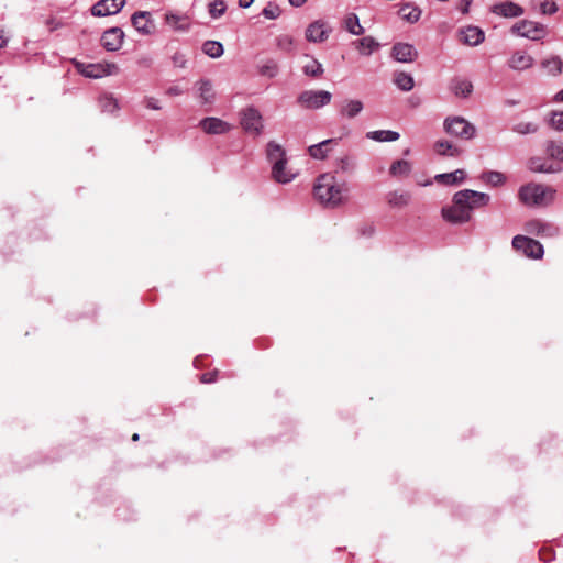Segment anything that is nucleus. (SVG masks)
I'll return each instance as SVG.
<instances>
[{
  "instance_id": "nucleus-1",
  "label": "nucleus",
  "mask_w": 563,
  "mask_h": 563,
  "mask_svg": "<svg viewBox=\"0 0 563 563\" xmlns=\"http://www.w3.org/2000/svg\"><path fill=\"white\" fill-rule=\"evenodd\" d=\"M347 187L339 183L333 174L320 175L313 186L314 198L323 206L335 208L345 201Z\"/></svg>"
},
{
  "instance_id": "nucleus-2",
  "label": "nucleus",
  "mask_w": 563,
  "mask_h": 563,
  "mask_svg": "<svg viewBox=\"0 0 563 563\" xmlns=\"http://www.w3.org/2000/svg\"><path fill=\"white\" fill-rule=\"evenodd\" d=\"M519 199L526 206H548L555 199L556 190L550 186L530 183L519 189Z\"/></svg>"
},
{
  "instance_id": "nucleus-3",
  "label": "nucleus",
  "mask_w": 563,
  "mask_h": 563,
  "mask_svg": "<svg viewBox=\"0 0 563 563\" xmlns=\"http://www.w3.org/2000/svg\"><path fill=\"white\" fill-rule=\"evenodd\" d=\"M444 131L461 140H472L476 134V128L462 117H448L443 122Z\"/></svg>"
},
{
  "instance_id": "nucleus-4",
  "label": "nucleus",
  "mask_w": 563,
  "mask_h": 563,
  "mask_svg": "<svg viewBox=\"0 0 563 563\" xmlns=\"http://www.w3.org/2000/svg\"><path fill=\"white\" fill-rule=\"evenodd\" d=\"M453 200L459 205H463L472 216L474 209L485 207L489 203L490 196L472 189H463L454 194Z\"/></svg>"
},
{
  "instance_id": "nucleus-5",
  "label": "nucleus",
  "mask_w": 563,
  "mask_h": 563,
  "mask_svg": "<svg viewBox=\"0 0 563 563\" xmlns=\"http://www.w3.org/2000/svg\"><path fill=\"white\" fill-rule=\"evenodd\" d=\"M510 31L512 34L531 41H541L548 34L545 25L531 20H521L517 22L511 26Z\"/></svg>"
},
{
  "instance_id": "nucleus-6",
  "label": "nucleus",
  "mask_w": 563,
  "mask_h": 563,
  "mask_svg": "<svg viewBox=\"0 0 563 563\" xmlns=\"http://www.w3.org/2000/svg\"><path fill=\"white\" fill-rule=\"evenodd\" d=\"M75 67L79 74L87 78H102L104 76L114 75L119 71V68L113 63H81L75 62Z\"/></svg>"
},
{
  "instance_id": "nucleus-7",
  "label": "nucleus",
  "mask_w": 563,
  "mask_h": 563,
  "mask_svg": "<svg viewBox=\"0 0 563 563\" xmlns=\"http://www.w3.org/2000/svg\"><path fill=\"white\" fill-rule=\"evenodd\" d=\"M331 99L332 93L327 90H305L298 96L297 102L301 108L317 110L329 104Z\"/></svg>"
},
{
  "instance_id": "nucleus-8",
  "label": "nucleus",
  "mask_w": 563,
  "mask_h": 563,
  "mask_svg": "<svg viewBox=\"0 0 563 563\" xmlns=\"http://www.w3.org/2000/svg\"><path fill=\"white\" fill-rule=\"evenodd\" d=\"M511 244L517 252H521L529 258L540 260L543 257V245L537 240L526 235H516L514 236Z\"/></svg>"
},
{
  "instance_id": "nucleus-9",
  "label": "nucleus",
  "mask_w": 563,
  "mask_h": 563,
  "mask_svg": "<svg viewBox=\"0 0 563 563\" xmlns=\"http://www.w3.org/2000/svg\"><path fill=\"white\" fill-rule=\"evenodd\" d=\"M241 125L245 132L258 136L264 129L263 117L261 112L254 108L249 107L241 112Z\"/></svg>"
},
{
  "instance_id": "nucleus-10",
  "label": "nucleus",
  "mask_w": 563,
  "mask_h": 563,
  "mask_svg": "<svg viewBox=\"0 0 563 563\" xmlns=\"http://www.w3.org/2000/svg\"><path fill=\"white\" fill-rule=\"evenodd\" d=\"M525 231L529 234L538 235L541 238H554L560 233L558 225L540 219H532L526 222Z\"/></svg>"
},
{
  "instance_id": "nucleus-11",
  "label": "nucleus",
  "mask_w": 563,
  "mask_h": 563,
  "mask_svg": "<svg viewBox=\"0 0 563 563\" xmlns=\"http://www.w3.org/2000/svg\"><path fill=\"white\" fill-rule=\"evenodd\" d=\"M452 206L442 208V217L452 224H463L468 222L472 217L463 205H459L452 199Z\"/></svg>"
},
{
  "instance_id": "nucleus-12",
  "label": "nucleus",
  "mask_w": 563,
  "mask_h": 563,
  "mask_svg": "<svg viewBox=\"0 0 563 563\" xmlns=\"http://www.w3.org/2000/svg\"><path fill=\"white\" fill-rule=\"evenodd\" d=\"M125 4V0H100L91 8L93 16H108L119 13Z\"/></svg>"
},
{
  "instance_id": "nucleus-13",
  "label": "nucleus",
  "mask_w": 563,
  "mask_h": 563,
  "mask_svg": "<svg viewBox=\"0 0 563 563\" xmlns=\"http://www.w3.org/2000/svg\"><path fill=\"white\" fill-rule=\"evenodd\" d=\"M124 33L120 27H111L103 32L101 43L108 52H115L121 48Z\"/></svg>"
},
{
  "instance_id": "nucleus-14",
  "label": "nucleus",
  "mask_w": 563,
  "mask_h": 563,
  "mask_svg": "<svg viewBox=\"0 0 563 563\" xmlns=\"http://www.w3.org/2000/svg\"><path fill=\"white\" fill-rule=\"evenodd\" d=\"M490 11L503 18H518L525 13L523 8L512 1L496 3L492 7Z\"/></svg>"
},
{
  "instance_id": "nucleus-15",
  "label": "nucleus",
  "mask_w": 563,
  "mask_h": 563,
  "mask_svg": "<svg viewBox=\"0 0 563 563\" xmlns=\"http://www.w3.org/2000/svg\"><path fill=\"white\" fill-rule=\"evenodd\" d=\"M199 126L208 134H224L231 130V125L219 118H205L199 122Z\"/></svg>"
},
{
  "instance_id": "nucleus-16",
  "label": "nucleus",
  "mask_w": 563,
  "mask_h": 563,
  "mask_svg": "<svg viewBox=\"0 0 563 563\" xmlns=\"http://www.w3.org/2000/svg\"><path fill=\"white\" fill-rule=\"evenodd\" d=\"M391 54L394 58L400 63H412L418 56L417 49L413 45L408 43L395 44L393 46Z\"/></svg>"
},
{
  "instance_id": "nucleus-17",
  "label": "nucleus",
  "mask_w": 563,
  "mask_h": 563,
  "mask_svg": "<svg viewBox=\"0 0 563 563\" xmlns=\"http://www.w3.org/2000/svg\"><path fill=\"white\" fill-rule=\"evenodd\" d=\"M296 176L297 173L288 166V159L275 164V166L272 167V177L278 184H288L292 181Z\"/></svg>"
},
{
  "instance_id": "nucleus-18",
  "label": "nucleus",
  "mask_w": 563,
  "mask_h": 563,
  "mask_svg": "<svg viewBox=\"0 0 563 563\" xmlns=\"http://www.w3.org/2000/svg\"><path fill=\"white\" fill-rule=\"evenodd\" d=\"M133 26L143 35H150L154 31V23L151 20L150 12L137 11L131 18Z\"/></svg>"
},
{
  "instance_id": "nucleus-19",
  "label": "nucleus",
  "mask_w": 563,
  "mask_h": 563,
  "mask_svg": "<svg viewBox=\"0 0 563 563\" xmlns=\"http://www.w3.org/2000/svg\"><path fill=\"white\" fill-rule=\"evenodd\" d=\"M461 42L468 46H477L485 40V33L482 29L468 25L460 31Z\"/></svg>"
},
{
  "instance_id": "nucleus-20",
  "label": "nucleus",
  "mask_w": 563,
  "mask_h": 563,
  "mask_svg": "<svg viewBox=\"0 0 563 563\" xmlns=\"http://www.w3.org/2000/svg\"><path fill=\"white\" fill-rule=\"evenodd\" d=\"M533 57L522 51L515 52L508 59L509 68L518 71L529 69L533 65Z\"/></svg>"
},
{
  "instance_id": "nucleus-21",
  "label": "nucleus",
  "mask_w": 563,
  "mask_h": 563,
  "mask_svg": "<svg viewBox=\"0 0 563 563\" xmlns=\"http://www.w3.org/2000/svg\"><path fill=\"white\" fill-rule=\"evenodd\" d=\"M411 194L404 190H391L386 195V201L393 209H402L410 205Z\"/></svg>"
},
{
  "instance_id": "nucleus-22",
  "label": "nucleus",
  "mask_w": 563,
  "mask_h": 563,
  "mask_svg": "<svg viewBox=\"0 0 563 563\" xmlns=\"http://www.w3.org/2000/svg\"><path fill=\"white\" fill-rule=\"evenodd\" d=\"M164 21L174 31L187 32L190 29V21L187 15H180L173 11H167L164 15Z\"/></svg>"
},
{
  "instance_id": "nucleus-23",
  "label": "nucleus",
  "mask_w": 563,
  "mask_h": 563,
  "mask_svg": "<svg viewBox=\"0 0 563 563\" xmlns=\"http://www.w3.org/2000/svg\"><path fill=\"white\" fill-rule=\"evenodd\" d=\"M329 31L325 29V24L321 21L311 23L306 30V38L309 42L320 43L328 38Z\"/></svg>"
},
{
  "instance_id": "nucleus-24",
  "label": "nucleus",
  "mask_w": 563,
  "mask_h": 563,
  "mask_svg": "<svg viewBox=\"0 0 563 563\" xmlns=\"http://www.w3.org/2000/svg\"><path fill=\"white\" fill-rule=\"evenodd\" d=\"M266 157L271 166L287 159L285 148L275 141H269L266 146Z\"/></svg>"
},
{
  "instance_id": "nucleus-25",
  "label": "nucleus",
  "mask_w": 563,
  "mask_h": 563,
  "mask_svg": "<svg viewBox=\"0 0 563 563\" xmlns=\"http://www.w3.org/2000/svg\"><path fill=\"white\" fill-rule=\"evenodd\" d=\"M528 168L534 173H547L554 174L561 170V167L555 166L554 164L541 158V157H532L528 162Z\"/></svg>"
},
{
  "instance_id": "nucleus-26",
  "label": "nucleus",
  "mask_w": 563,
  "mask_h": 563,
  "mask_svg": "<svg viewBox=\"0 0 563 563\" xmlns=\"http://www.w3.org/2000/svg\"><path fill=\"white\" fill-rule=\"evenodd\" d=\"M363 109H364V104L361 100L349 99L342 103V106L340 108V114L343 118L353 119L356 115H358L363 111Z\"/></svg>"
},
{
  "instance_id": "nucleus-27",
  "label": "nucleus",
  "mask_w": 563,
  "mask_h": 563,
  "mask_svg": "<svg viewBox=\"0 0 563 563\" xmlns=\"http://www.w3.org/2000/svg\"><path fill=\"white\" fill-rule=\"evenodd\" d=\"M333 144H335V140H324L318 144L309 146L308 153L314 159H324L331 151V146Z\"/></svg>"
},
{
  "instance_id": "nucleus-28",
  "label": "nucleus",
  "mask_w": 563,
  "mask_h": 563,
  "mask_svg": "<svg viewBox=\"0 0 563 563\" xmlns=\"http://www.w3.org/2000/svg\"><path fill=\"white\" fill-rule=\"evenodd\" d=\"M450 89L456 97L467 98L473 91V85L467 79L455 78L451 81Z\"/></svg>"
},
{
  "instance_id": "nucleus-29",
  "label": "nucleus",
  "mask_w": 563,
  "mask_h": 563,
  "mask_svg": "<svg viewBox=\"0 0 563 563\" xmlns=\"http://www.w3.org/2000/svg\"><path fill=\"white\" fill-rule=\"evenodd\" d=\"M198 97L202 103H212L214 101V91L210 80L202 79L197 82Z\"/></svg>"
},
{
  "instance_id": "nucleus-30",
  "label": "nucleus",
  "mask_w": 563,
  "mask_h": 563,
  "mask_svg": "<svg viewBox=\"0 0 563 563\" xmlns=\"http://www.w3.org/2000/svg\"><path fill=\"white\" fill-rule=\"evenodd\" d=\"M433 147L435 153L441 156L456 157L462 153L459 147L454 146L451 142L445 140L437 141Z\"/></svg>"
},
{
  "instance_id": "nucleus-31",
  "label": "nucleus",
  "mask_w": 563,
  "mask_h": 563,
  "mask_svg": "<svg viewBox=\"0 0 563 563\" xmlns=\"http://www.w3.org/2000/svg\"><path fill=\"white\" fill-rule=\"evenodd\" d=\"M398 13L402 20L409 23L418 22L421 16V10L417 5H413L411 3L402 4Z\"/></svg>"
},
{
  "instance_id": "nucleus-32",
  "label": "nucleus",
  "mask_w": 563,
  "mask_h": 563,
  "mask_svg": "<svg viewBox=\"0 0 563 563\" xmlns=\"http://www.w3.org/2000/svg\"><path fill=\"white\" fill-rule=\"evenodd\" d=\"M465 172L463 169H456L452 173L438 174L434 179L438 183L444 185H456L465 179Z\"/></svg>"
},
{
  "instance_id": "nucleus-33",
  "label": "nucleus",
  "mask_w": 563,
  "mask_h": 563,
  "mask_svg": "<svg viewBox=\"0 0 563 563\" xmlns=\"http://www.w3.org/2000/svg\"><path fill=\"white\" fill-rule=\"evenodd\" d=\"M399 133L390 130H377L367 133V137L376 142H394L399 139Z\"/></svg>"
},
{
  "instance_id": "nucleus-34",
  "label": "nucleus",
  "mask_w": 563,
  "mask_h": 563,
  "mask_svg": "<svg viewBox=\"0 0 563 563\" xmlns=\"http://www.w3.org/2000/svg\"><path fill=\"white\" fill-rule=\"evenodd\" d=\"M394 84L402 91H410L415 86L412 76L405 71L395 73Z\"/></svg>"
},
{
  "instance_id": "nucleus-35",
  "label": "nucleus",
  "mask_w": 563,
  "mask_h": 563,
  "mask_svg": "<svg viewBox=\"0 0 563 563\" xmlns=\"http://www.w3.org/2000/svg\"><path fill=\"white\" fill-rule=\"evenodd\" d=\"M354 44L362 55H371L379 46V44L372 36H365L356 41Z\"/></svg>"
},
{
  "instance_id": "nucleus-36",
  "label": "nucleus",
  "mask_w": 563,
  "mask_h": 563,
  "mask_svg": "<svg viewBox=\"0 0 563 563\" xmlns=\"http://www.w3.org/2000/svg\"><path fill=\"white\" fill-rule=\"evenodd\" d=\"M412 169L411 163L406 159L395 161L390 168L389 174L394 177L407 176Z\"/></svg>"
},
{
  "instance_id": "nucleus-37",
  "label": "nucleus",
  "mask_w": 563,
  "mask_h": 563,
  "mask_svg": "<svg viewBox=\"0 0 563 563\" xmlns=\"http://www.w3.org/2000/svg\"><path fill=\"white\" fill-rule=\"evenodd\" d=\"M344 25L347 32L353 35H361L364 33V27L361 25L358 16L354 13H350L345 20Z\"/></svg>"
},
{
  "instance_id": "nucleus-38",
  "label": "nucleus",
  "mask_w": 563,
  "mask_h": 563,
  "mask_svg": "<svg viewBox=\"0 0 563 563\" xmlns=\"http://www.w3.org/2000/svg\"><path fill=\"white\" fill-rule=\"evenodd\" d=\"M541 65L551 75H559L563 69V62L558 56L544 59Z\"/></svg>"
},
{
  "instance_id": "nucleus-39",
  "label": "nucleus",
  "mask_w": 563,
  "mask_h": 563,
  "mask_svg": "<svg viewBox=\"0 0 563 563\" xmlns=\"http://www.w3.org/2000/svg\"><path fill=\"white\" fill-rule=\"evenodd\" d=\"M99 106L107 113H114L119 110V102L112 95H102L99 98Z\"/></svg>"
},
{
  "instance_id": "nucleus-40",
  "label": "nucleus",
  "mask_w": 563,
  "mask_h": 563,
  "mask_svg": "<svg viewBox=\"0 0 563 563\" xmlns=\"http://www.w3.org/2000/svg\"><path fill=\"white\" fill-rule=\"evenodd\" d=\"M202 51L206 55L211 58H219L223 55V46L220 42L217 41H207L202 45Z\"/></svg>"
},
{
  "instance_id": "nucleus-41",
  "label": "nucleus",
  "mask_w": 563,
  "mask_h": 563,
  "mask_svg": "<svg viewBox=\"0 0 563 563\" xmlns=\"http://www.w3.org/2000/svg\"><path fill=\"white\" fill-rule=\"evenodd\" d=\"M512 132L519 134V135H528V134H534L539 130V124L537 122H518L512 125L511 128Z\"/></svg>"
},
{
  "instance_id": "nucleus-42",
  "label": "nucleus",
  "mask_w": 563,
  "mask_h": 563,
  "mask_svg": "<svg viewBox=\"0 0 563 563\" xmlns=\"http://www.w3.org/2000/svg\"><path fill=\"white\" fill-rule=\"evenodd\" d=\"M336 166L341 173H353L356 168V159L353 156L344 155L338 159Z\"/></svg>"
},
{
  "instance_id": "nucleus-43",
  "label": "nucleus",
  "mask_w": 563,
  "mask_h": 563,
  "mask_svg": "<svg viewBox=\"0 0 563 563\" xmlns=\"http://www.w3.org/2000/svg\"><path fill=\"white\" fill-rule=\"evenodd\" d=\"M482 179L494 187L501 186L506 181L505 175L503 173L496 172V170H490V172L484 173L482 175Z\"/></svg>"
},
{
  "instance_id": "nucleus-44",
  "label": "nucleus",
  "mask_w": 563,
  "mask_h": 563,
  "mask_svg": "<svg viewBox=\"0 0 563 563\" xmlns=\"http://www.w3.org/2000/svg\"><path fill=\"white\" fill-rule=\"evenodd\" d=\"M545 151L551 158L563 162V143L550 141L547 143Z\"/></svg>"
},
{
  "instance_id": "nucleus-45",
  "label": "nucleus",
  "mask_w": 563,
  "mask_h": 563,
  "mask_svg": "<svg viewBox=\"0 0 563 563\" xmlns=\"http://www.w3.org/2000/svg\"><path fill=\"white\" fill-rule=\"evenodd\" d=\"M322 65L314 58H310L308 63L303 66V73L310 77H318L323 74Z\"/></svg>"
},
{
  "instance_id": "nucleus-46",
  "label": "nucleus",
  "mask_w": 563,
  "mask_h": 563,
  "mask_svg": "<svg viewBox=\"0 0 563 563\" xmlns=\"http://www.w3.org/2000/svg\"><path fill=\"white\" fill-rule=\"evenodd\" d=\"M208 9H209V14L213 19H218L224 14V12L227 10V4L223 0H214L209 3Z\"/></svg>"
},
{
  "instance_id": "nucleus-47",
  "label": "nucleus",
  "mask_w": 563,
  "mask_h": 563,
  "mask_svg": "<svg viewBox=\"0 0 563 563\" xmlns=\"http://www.w3.org/2000/svg\"><path fill=\"white\" fill-rule=\"evenodd\" d=\"M539 10L543 15H553L558 12L559 7L554 0H541L539 3Z\"/></svg>"
},
{
  "instance_id": "nucleus-48",
  "label": "nucleus",
  "mask_w": 563,
  "mask_h": 563,
  "mask_svg": "<svg viewBox=\"0 0 563 563\" xmlns=\"http://www.w3.org/2000/svg\"><path fill=\"white\" fill-rule=\"evenodd\" d=\"M278 47L284 51H291L294 48V40L289 35H282L277 40Z\"/></svg>"
},
{
  "instance_id": "nucleus-49",
  "label": "nucleus",
  "mask_w": 563,
  "mask_h": 563,
  "mask_svg": "<svg viewBox=\"0 0 563 563\" xmlns=\"http://www.w3.org/2000/svg\"><path fill=\"white\" fill-rule=\"evenodd\" d=\"M278 73L277 65L273 62L267 63L266 65L261 67V74L267 77H275Z\"/></svg>"
},
{
  "instance_id": "nucleus-50",
  "label": "nucleus",
  "mask_w": 563,
  "mask_h": 563,
  "mask_svg": "<svg viewBox=\"0 0 563 563\" xmlns=\"http://www.w3.org/2000/svg\"><path fill=\"white\" fill-rule=\"evenodd\" d=\"M550 123L555 130L563 131V111L562 112H553Z\"/></svg>"
},
{
  "instance_id": "nucleus-51",
  "label": "nucleus",
  "mask_w": 563,
  "mask_h": 563,
  "mask_svg": "<svg viewBox=\"0 0 563 563\" xmlns=\"http://www.w3.org/2000/svg\"><path fill=\"white\" fill-rule=\"evenodd\" d=\"M262 14L267 19L274 20L279 15V9L277 5L269 4L263 9Z\"/></svg>"
},
{
  "instance_id": "nucleus-52",
  "label": "nucleus",
  "mask_w": 563,
  "mask_h": 563,
  "mask_svg": "<svg viewBox=\"0 0 563 563\" xmlns=\"http://www.w3.org/2000/svg\"><path fill=\"white\" fill-rule=\"evenodd\" d=\"M173 65L175 67L184 68L187 63L186 55L181 52H176L172 57Z\"/></svg>"
},
{
  "instance_id": "nucleus-53",
  "label": "nucleus",
  "mask_w": 563,
  "mask_h": 563,
  "mask_svg": "<svg viewBox=\"0 0 563 563\" xmlns=\"http://www.w3.org/2000/svg\"><path fill=\"white\" fill-rule=\"evenodd\" d=\"M145 107L152 110H159L161 104L159 101L153 97H146L144 99Z\"/></svg>"
},
{
  "instance_id": "nucleus-54",
  "label": "nucleus",
  "mask_w": 563,
  "mask_h": 563,
  "mask_svg": "<svg viewBox=\"0 0 563 563\" xmlns=\"http://www.w3.org/2000/svg\"><path fill=\"white\" fill-rule=\"evenodd\" d=\"M217 375H218V371H214L212 373H205L200 376V380H201V383L210 384L216 380Z\"/></svg>"
},
{
  "instance_id": "nucleus-55",
  "label": "nucleus",
  "mask_w": 563,
  "mask_h": 563,
  "mask_svg": "<svg viewBox=\"0 0 563 563\" xmlns=\"http://www.w3.org/2000/svg\"><path fill=\"white\" fill-rule=\"evenodd\" d=\"M46 25H47L48 30L52 32V31L59 29L62 26V22L55 18H49L46 20Z\"/></svg>"
},
{
  "instance_id": "nucleus-56",
  "label": "nucleus",
  "mask_w": 563,
  "mask_h": 563,
  "mask_svg": "<svg viewBox=\"0 0 563 563\" xmlns=\"http://www.w3.org/2000/svg\"><path fill=\"white\" fill-rule=\"evenodd\" d=\"M470 7H471V1L470 0H462L459 4V10L463 13V14H466L470 10Z\"/></svg>"
},
{
  "instance_id": "nucleus-57",
  "label": "nucleus",
  "mask_w": 563,
  "mask_h": 563,
  "mask_svg": "<svg viewBox=\"0 0 563 563\" xmlns=\"http://www.w3.org/2000/svg\"><path fill=\"white\" fill-rule=\"evenodd\" d=\"M168 96H179L183 93V90L178 86H172L166 90Z\"/></svg>"
},
{
  "instance_id": "nucleus-58",
  "label": "nucleus",
  "mask_w": 563,
  "mask_h": 563,
  "mask_svg": "<svg viewBox=\"0 0 563 563\" xmlns=\"http://www.w3.org/2000/svg\"><path fill=\"white\" fill-rule=\"evenodd\" d=\"M254 0H239V5L243 9H246L252 5Z\"/></svg>"
},
{
  "instance_id": "nucleus-59",
  "label": "nucleus",
  "mask_w": 563,
  "mask_h": 563,
  "mask_svg": "<svg viewBox=\"0 0 563 563\" xmlns=\"http://www.w3.org/2000/svg\"><path fill=\"white\" fill-rule=\"evenodd\" d=\"M8 43V40L4 36L3 31H0V48L4 47Z\"/></svg>"
},
{
  "instance_id": "nucleus-60",
  "label": "nucleus",
  "mask_w": 563,
  "mask_h": 563,
  "mask_svg": "<svg viewBox=\"0 0 563 563\" xmlns=\"http://www.w3.org/2000/svg\"><path fill=\"white\" fill-rule=\"evenodd\" d=\"M307 0H289L290 4L294 7H301Z\"/></svg>"
},
{
  "instance_id": "nucleus-61",
  "label": "nucleus",
  "mask_w": 563,
  "mask_h": 563,
  "mask_svg": "<svg viewBox=\"0 0 563 563\" xmlns=\"http://www.w3.org/2000/svg\"><path fill=\"white\" fill-rule=\"evenodd\" d=\"M554 100L558 102H563V89L555 95Z\"/></svg>"
},
{
  "instance_id": "nucleus-62",
  "label": "nucleus",
  "mask_w": 563,
  "mask_h": 563,
  "mask_svg": "<svg viewBox=\"0 0 563 563\" xmlns=\"http://www.w3.org/2000/svg\"><path fill=\"white\" fill-rule=\"evenodd\" d=\"M139 439V434L137 433H134L133 437H132V440L133 441H136Z\"/></svg>"
}]
</instances>
